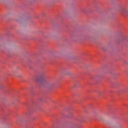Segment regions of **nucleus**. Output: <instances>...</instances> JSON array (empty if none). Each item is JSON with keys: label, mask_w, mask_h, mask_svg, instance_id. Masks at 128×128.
I'll list each match as a JSON object with an SVG mask.
<instances>
[{"label": "nucleus", "mask_w": 128, "mask_h": 128, "mask_svg": "<svg viewBox=\"0 0 128 128\" xmlns=\"http://www.w3.org/2000/svg\"><path fill=\"white\" fill-rule=\"evenodd\" d=\"M17 122H22V118H18L17 120Z\"/></svg>", "instance_id": "nucleus-2"}, {"label": "nucleus", "mask_w": 128, "mask_h": 128, "mask_svg": "<svg viewBox=\"0 0 128 128\" xmlns=\"http://www.w3.org/2000/svg\"><path fill=\"white\" fill-rule=\"evenodd\" d=\"M50 86H54V84H50Z\"/></svg>", "instance_id": "nucleus-3"}, {"label": "nucleus", "mask_w": 128, "mask_h": 128, "mask_svg": "<svg viewBox=\"0 0 128 128\" xmlns=\"http://www.w3.org/2000/svg\"><path fill=\"white\" fill-rule=\"evenodd\" d=\"M102 94V92H98V94H100V95Z\"/></svg>", "instance_id": "nucleus-4"}, {"label": "nucleus", "mask_w": 128, "mask_h": 128, "mask_svg": "<svg viewBox=\"0 0 128 128\" xmlns=\"http://www.w3.org/2000/svg\"><path fill=\"white\" fill-rule=\"evenodd\" d=\"M119 12L123 16L128 15V8H126L123 7L120 8Z\"/></svg>", "instance_id": "nucleus-1"}]
</instances>
